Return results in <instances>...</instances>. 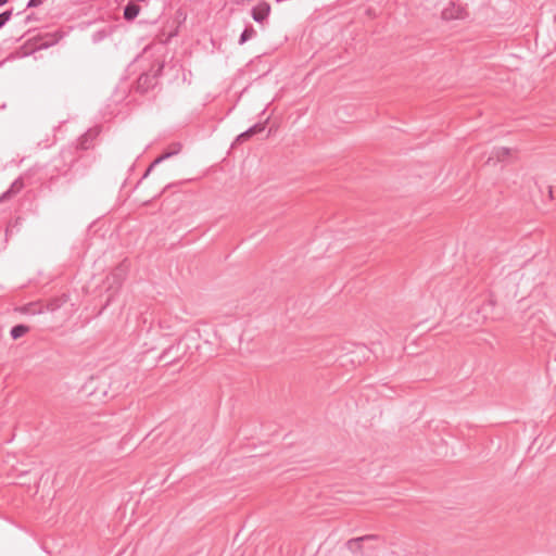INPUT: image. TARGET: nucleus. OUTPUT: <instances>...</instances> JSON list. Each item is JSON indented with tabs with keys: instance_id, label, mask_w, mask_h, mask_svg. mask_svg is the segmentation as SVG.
Listing matches in <instances>:
<instances>
[{
	"instance_id": "obj_25",
	"label": "nucleus",
	"mask_w": 556,
	"mask_h": 556,
	"mask_svg": "<svg viewBox=\"0 0 556 556\" xmlns=\"http://www.w3.org/2000/svg\"><path fill=\"white\" fill-rule=\"evenodd\" d=\"M155 166H156V165L152 162V163L149 165V169H153V168H155Z\"/></svg>"
},
{
	"instance_id": "obj_9",
	"label": "nucleus",
	"mask_w": 556,
	"mask_h": 556,
	"mask_svg": "<svg viewBox=\"0 0 556 556\" xmlns=\"http://www.w3.org/2000/svg\"><path fill=\"white\" fill-rule=\"evenodd\" d=\"M511 153V149L509 148H506V147H495L493 148L492 152H491V155L488 160V163L491 162L492 160H496V161H504L507 156H509Z\"/></svg>"
},
{
	"instance_id": "obj_21",
	"label": "nucleus",
	"mask_w": 556,
	"mask_h": 556,
	"mask_svg": "<svg viewBox=\"0 0 556 556\" xmlns=\"http://www.w3.org/2000/svg\"><path fill=\"white\" fill-rule=\"evenodd\" d=\"M148 79H149V76L147 74H142L139 77V84L141 85L142 83H147Z\"/></svg>"
},
{
	"instance_id": "obj_16",
	"label": "nucleus",
	"mask_w": 556,
	"mask_h": 556,
	"mask_svg": "<svg viewBox=\"0 0 556 556\" xmlns=\"http://www.w3.org/2000/svg\"><path fill=\"white\" fill-rule=\"evenodd\" d=\"M106 37L105 30H98L92 35V42L98 43Z\"/></svg>"
},
{
	"instance_id": "obj_8",
	"label": "nucleus",
	"mask_w": 556,
	"mask_h": 556,
	"mask_svg": "<svg viewBox=\"0 0 556 556\" xmlns=\"http://www.w3.org/2000/svg\"><path fill=\"white\" fill-rule=\"evenodd\" d=\"M140 13V7L135 1H129L124 7V18L126 21H134Z\"/></svg>"
},
{
	"instance_id": "obj_18",
	"label": "nucleus",
	"mask_w": 556,
	"mask_h": 556,
	"mask_svg": "<svg viewBox=\"0 0 556 556\" xmlns=\"http://www.w3.org/2000/svg\"><path fill=\"white\" fill-rule=\"evenodd\" d=\"M12 195H14V194L12 193V190H9V189H8L7 191H4V192L0 195V203H1V202H3V201H5V200H8V199H10Z\"/></svg>"
},
{
	"instance_id": "obj_12",
	"label": "nucleus",
	"mask_w": 556,
	"mask_h": 556,
	"mask_svg": "<svg viewBox=\"0 0 556 556\" xmlns=\"http://www.w3.org/2000/svg\"><path fill=\"white\" fill-rule=\"evenodd\" d=\"M256 36V30L253 28V26L251 24L247 25L243 29V31L241 33L240 37H239V41L238 43L240 46L244 45L248 40L252 39L253 37Z\"/></svg>"
},
{
	"instance_id": "obj_5",
	"label": "nucleus",
	"mask_w": 556,
	"mask_h": 556,
	"mask_svg": "<svg viewBox=\"0 0 556 556\" xmlns=\"http://www.w3.org/2000/svg\"><path fill=\"white\" fill-rule=\"evenodd\" d=\"M266 122H267V119L265 122L255 123L254 125L249 127L247 130L239 134L235 140V143L244 142V141L249 140L251 137H253L254 135L261 134L262 131H264Z\"/></svg>"
},
{
	"instance_id": "obj_17",
	"label": "nucleus",
	"mask_w": 556,
	"mask_h": 556,
	"mask_svg": "<svg viewBox=\"0 0 556 556\" xmlns=\"http://www.w3.org/2000/svg\"><path fill=\"white\" fill-rule=\"evenodd\" d=\"M12 15H13V10L12 9L5 10V11L0 13V17L4 22V24H7L11 20Z\"/></svg>"
},
{
	"instance_id": "obj_10",
	"label": "nucleus",
	"mask_w": 556,
	"mask_h": 556,
	"mask_svg": "<svg viewBox=\"0 0 556 556\" xmlns=\"http://www.w3.org/2000/svg\"><path fill=\"white\" fill-rule=\"evenodd\" d=\"M173 147H174V149H173V150L167 151V152H164L163 154H161L160 156H157V157L153 161V163H154L155 165H159V164H161L162 162H164L165 160H167V159H169V157H172V156H174V155H177V154L180 152V150H181V144H180L179 142H176V143H174V144H173Z\"/></svg>"
},
{
	"instance_id": "obj_23",
	"label": "nucleus",
	"mask_w": 556,
	"mask_h": 556,
	"mask_svg": "<svg viewBox=\"0 0 556 556\" xmlns=\"http://www.w3.org/2000/svg\"><path fill=\"white\" fill-rule=\"evenodd\" d=\"M33 20V15H27L25 18V23H28Z\"/></svg>"
},
{
	"instance_id": "obj_22",
	"label": "nucleus",
	"mask_w": 556,
	"mask_h": 556,
	"mask_svg": "<svg viewBox=\"0 0 556 556\" xmlns=\"http://www.w3.org/2000/svg\"><path fill=\"white\" fill-rule=\"evenodd\" d=\"M152 170H153V169H149V167H148V168L146 169V172L143 173V175H142V177H141V180H142V179H146V178L150 175V173H151Z\"/></svg>"
},
{
	"instance_id": "obj_13",
	"label": "nucleus",
	"mask_w": 556,
	"mask_h": 556,
	"mask_svg": "<svg viewBox=\"0 0 556 556\" xmlns=\"http://www.w3.org/2000/svg\"><path fill=\"white\" fill-rule=\"evenodd\" d=\"M362 542H363V539H361L358 536V538H353V539L349 540L345 543V545H346L348 549L351 551L352 553H358L362 551Z\"/></svg>"
},
{
	"instance_id": "obj_15",
	"label": "nucleus",
	"mask_w": 556,
	"mask_h": 556,
	"mask_svg": "<svg viewBox=\"0 0 556 556\" xmlns=\"http://www.w3.org/2000/svg\"><path fill=\"white\" fill-rule=\"evenodd\" d=\"M23 187H24V184H23L22 179H21V178H17V179H15V180L11 184V186H10L9 190H12V193H13V194H16L17 192H20V191L22 190V188H23Z\"/></svg>"
},
{
	"instance_id": "obj_19",
	"label": "nucleus",
	"mask_w": 556,
	"mask_h": 556,
	"mask_svg": "<svg viewBox=\"0 0 556 556\" xmlns=\"http://www.w3.org/2000/svg\"><path fill=\"white\" fill-rule=\"evenodd\" d=\"M58 307H59V304L56 303V300L51 301V302H50V303H48V305H47V308H48L49 311H54V309H56Z\"/></svg>"
},
{
	"instance_id": "obj_2",
	"label": "nucleus",
	"mask_w": 556,
	"mask_h": 556,
	"mask_svg": "<svg viewBox=\"0 0 556 556\" xmlns=\"http://www.w3.org/2000/svg\"><path fill=\"white\" fill-rule=\"evenodd\" d=\"M199 338V332L188 331L173 344L165 348L159 356V359L169 358L166 363L167 366L178 363L184 356H186L191 350V342H195Z\"/></svg>"
},
{
	"instance_id": "obj_1",
	"label": "nucleus",
	"mask_w": 556,
	"mask_h": 556,
	"mask_svg": "<svg viewBox=\"0 0 556 556\" xmlns=\"http://www.w3.org/2000/svg\"><path fill=\"white\" fill-rule=\"evenodd\" d=\"M81 155L78 154V148L74 144L62 148L59 154L51 160V179L60 176L67 178L68 181L75 179Z\"/></svg>"
},
{
	"instance_id": "obj_3",
	"label": "nucleus",
	"mask_w": 556,
	"mask_h": 556,
	"mask_svg": "<svg viewBox=\"0 0 556 556\" xmlns=\"http://www.w3.org/2000/svg\"><path fill=\"white\" fill-rule=\"evenodd\" d=\"M63 38V35L60 30H55L53 33H45L42 35L35 36L28 40L27 43H30L34 41L31 47L24 51L23 55H29L38 50H45L48 49L54 45H56L61 39Z\"/></svg>"
},
{
	"instance_id": "obj_4",
	"label": "nucleus",
	"mask_w": 556,
	"mask_h": 556,
	"mask_svg": "<svg viewBox=\"0 0 556 556\" xmlns=\"http://www.w3.org/2000/svg\"><path fill=\"white\" fill-rule=\"evenodd\" d=\"M270 13V4L266 1H261L257 5L253 7L251 10V16L252 18L258 23L262 24L264 21L267 20Z\"/></svg>"
},
{
	"instance_id": "obj_14",
	"label": "nucleus",
	"mask_w": 556,
	"mask_h": 556,
	"mask_svg": "<svg viewBox=\"0 0 556 556\" xmlns=\"http://www.w3.org/2000/svg\"><path fill=\"white\" fill-rule=\"evenodd\" d=\"M99 429V425L90 424L86 430V433L90 434L92 441H96L100 439Z\"/></svg>"
},
{
	"instance_id": "obj_11",
	"label": "nucleus",
	"mask_w": 556,
	"mask_h": 556,
	"mask_svg": "<svg viewBox=\"0 0 556 556\" xmlns=\"http://www.w3.org/2000/svg\"><path fill=\"white\" fill-rule=\"evenodd\" d=\"M29 331V327L24 324H17L13 326L10 330V336L13 340H17L25 336Z\"/></svg>"
},
{
	"instance_id": "obj_20",
	"label": "nucleus",
	"mask_w": 556,
	"mask_h": 556,
	"mask_svg": "<svg viewBox=\"0 0 556 556\" xmlns=\"http://www.w3.org/2000/svg\"><path fill=\"white\" fill-rule=\"evenodd\" d=\"M361 539H363V542L364 541H368V540H375L377 539V535L375 534H367V535H363V536H359Z\"/></svg>"
},
{
	"instance_id": "obj_26",
	"label": "nucleus",
	"mask_w": 556,
	"mask_h": 556,
	"mask_svg": "<svg viewBox=\"0 0 556 556\" xmlns=\"http://www.w3.org/2000/svg\"><path fill=\"white\" fill-rule=\"evenodd\" d=\"M163 67H164V65H163V64H161V65H160V67H159V72H160V73L162 72Z\"/></svg>"
},
{
	"instance_id": "obj_7",
	"label": "nucleus",
	"mask_w": 556,
	"mask_h": 556,
	"mask_svg": "<svg viewBox=\"0 0 556 556\" xmlns=\"http://www.w3.org/2000/svg\"><path fill=\"white\" fill-rule=\"evenodd\" d=\"M93 138L94 134L91 129H89L77 139L76 143H73L78 148V154H81L83 151L90 149Z\"/></svg>"
},
{
	"instance_id": "obj_6",
	"label": "nucleus",
	"mask_w": 556,
	"mask_h": 556,
	"mask_svg": "<svg viewBox=\"0 0 556 556\" xmlns=\"http://www.w3.org/2000/svg\"><path fill=\"white\" fill-rule=\"evenodd\" d=\"M465 9L462 5H457L454 2H451L450 8H445L442 11V17L444 20H460L464 18Z\"/></svg>"
},
{
	"instance_id": "obj_24",
	"label": "nucleus",
	"mask_w": 556,
	"mask_h": 556,
	"mask_svg": "<svg viewBox=\"0 0 556 556\" xmlns=\"http://www.w3.org/2000/svg\"><path fill=\"white\" fill-rule=\"evenodd\" d=\"M9 2V0H0V7H3L4 4H7Z\"/></svg>"
}]
</instances>
